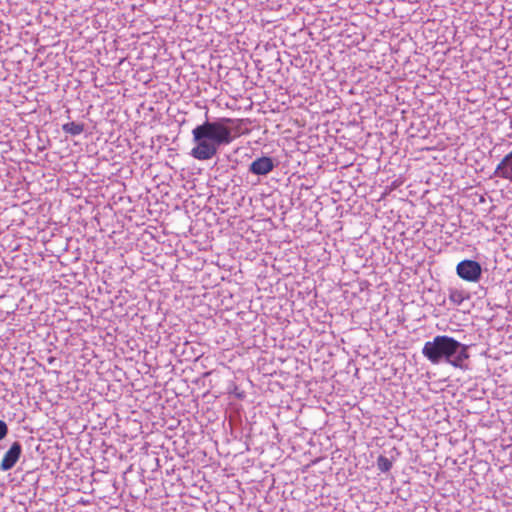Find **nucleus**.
I'll return each mask as SVG.
<instances>
[{
	"mask_svg": "<svg viewBox=\"0 0 512 512\" xmlns=\"http://www.w3.org/2000/svg\"><path fill=\"white\" fill-rule=\"evenodd\" d=\"M242 119L221 117L213 121L205 120L192 130L195 146L190 155L199 161L215 157L221 146L229 145L242 134Z\"/></svg>",
	"mask_w": 512,
	"mask_h": 512,
	"instance_id": "1",
	"label": "nucleus"
},
{
	"mask_svg": "<svg viewBox=\"0 0 512 512\" xmlns=\"http://www.w3.org/2000/svg\"><path fill=\"white\" fill-rule=\"evenodd\" d=\"M422 354L432 364L448 363L455 368L466 370V360L469 358L468 346L449 336H436L432 341H427Z\"/></svg>",
	"mask_w": 512,
	"mask_h": 512,
	"instance_id": "2",
	"label": "nucleus"
},
{
	"mask_svg": "<svg viewBox=\"0 0 512 512\" xmlns=\"http://www.w3.org/2000/svg\"><path fill=\"white\" fill-rule=\"evenodd\" d=\"M456 272L465 281L478 282L482 274V267L477 261L466 259L457 264Z\"/></svg>",
	"mask_w": 512,
	"mask_h": 512,
	"instance_id": "3",
	"label": "nucleus"
},
{
	"mask_svg": "<svg viewBox=\"0 0 512 512\" xmlns=\"http://www.w3.org/2000/svg\"><path fill=\"white\" fill-rule=\"evenodd\" d=\"M22 454V445L20 442H13L7 452L4 454V457L0 463V470L2 472H6L11 470Z\"/></svg>",
	"mask_w": 512,
	"mask_h": 512,
	"instance_id": "4",
	"label": "nucleus"
},
{
	"mask_svg": "<svg viewBox=\"0 0 512 512\" xmlns=\"http://www.w3.org/2000/svg\"><path fill=\"white\" fill-rule=\"evenodd\" d=\"M275 167V163L272 158L268 156H262L255 159L249 166V172L258 175L264 176L270 173Z\"/></svg>",
	"mask_w": 512,
	"mask_h": 512,
	"instance_id": "5",
	"label": "nucleus"
},
{
	"mask_svg": "<svg viewBox=\"0 0 512 512\" xmlns=\"http://www.w3.org/2000/svg\"><path fill=\"white\" fill-rule=\"evenodd\" d=\"M494 175L512 182V150L496 166Z\"/></svg>",
	"mask_w": 512,
	"mask_h": 512,
	"instance_id": "6",
	"label": "nucleus"
},
{
	"mask_svg": "<svg viewBox=\"0 0 512 512\" xmlns=\"http://www.w3.org/2000/svg\"><path fill=\"white\" fill-rule=\"evenodd\" d=\"M448 298L451 303L460 306L465 300L469 299V294L464 290L450 289Z\"/></svg>",
	"mask_w": 512,
	"mask_h": 512,
	"instance_id": "7",
	"label": "nucleus"
},
{
	"mask_svg": "<svg viewBox=\"0 0 512 512\" xmlns=\"http://www.w3.org/2000/svg\"><path fill=\"white\" fill-rule=\"evenodd\" d=\"M62 130L71 136H78L84 131V124L77 122H68L62 125Z\"/></svg>",
	"mask_w": 512,
	"mask_h": 512,
	"instance_id": "8",
	"label": "nucleus"
},
{
	"mask_svg": "<svg viewBox=\"0 0 512 512\" xmlns=\"http://www.w3.org/2000/svg\"><path fill=\"white\" fill-rule=\"evenodd\" d=\"M392 465V460L386 456L380 455L377 459V468L383 473L388 472L392 468Z\"/></svg>",
	"mask_w": 512,
	"mask_h": 512,
	"instance_id": "9",
	"label": "nucleus"
},
{
	"mask_svg": "<svg viewBox=\"0 0 512 512\" xmlns=\"http://www.w3.org/2000/svg\"><path fill=\"white\" fill-rule=\"evenodd\" d=\"M8 434V426L5 421L0 420V441Z\"/></svg>",
	"mask_w": 512,
	"mask_h": 512,
	"instance_id": "10",
	"label": "nucleus"
}]
</instances>
